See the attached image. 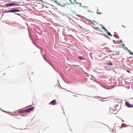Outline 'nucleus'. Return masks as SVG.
Masks as SVG:
<instances>
[{"label": "nucleus", "instance_id": "39448f33", "mask_svg": "<svg viewBox=\"0 0 133 133\" xmlns=\"http://www.w3.org/2000/svg\"><path fill=\"white\" fill-rule=\"evenodd\" d=\"M56 100L55 99H54L49 104L54 105L56 104Z\"/></svg>", "mask_w": 133, "mask_h": 133}, {"label": "nucleus", "instance_id": "7ed1b4c3", "mask_svg": "<svg viewBox=\"0 0 133 133\" xmlns=\"http://www.w3.org/2000/svg\"><path fill=\"white\" fill-rule=\"evenodd\" d=\"M34 107H32L31 108L26 109L25 110V111L26 112H30L31 111H33L34 110Z\"/></svg>", "mask_w": 133, "mask_h": 133}, {"label": "nucleus", "instance_id": "2eb2a0df", "mask_svg": "<svg viewBox=\"0 0 133 133\" xmlns=\"http://www.w3.org/2000/svg\"><path fill=\"white\" fill-rule=\"evenodd\" d=\"M69 1H70L71 2V3H72V2H71V0H69Z\"/></svg>", "mask_w": 133, "mask_h": 133}, {"label": "nucleus", "instance_id": "6e6552de", "mask_svg": "<svg viewBox=\"0 0 133 133\" xmlns=\"http://www.w3.org/2000/svg\"><path fill=\"white\" fill-rule=\"evenodd\" d=\"M127 50L128 51V52H129V54H130L131 55L132 53L131 51H130L129 50L128 48H126Z\"/></svg>", "mask_w": 133, "mask_h": 133}, {"label": "nucleus", "instance_id": "20e7f679", "mask_svg": "<svg viewBox=\"0 0 133 133\" xmlns=\"http://www.w3.org/2000/svg\"><path fill=\"white\" fill-rule=\"evenodd\" d=\"M19 10L17 9H15L13 10H8L7 12H19Z\"/></svg>", "mask_w": 133, "mask_h": 133}, {"label": "nucleus", "instance_id": "423d86ee", "mask_svg": "<svg viewBox=\"0 0 133 133\" xmlns=\"http://www.w3.org/2000/svg\"><path fill=\"white\" fill-rule=\"evenodd\" d=\"M15 5V4H13V3H9L8 4H7L6 5V6H11L13 5Z\"/></svg>", "mask_w": 133, "mask_h": 133}, {"label": "nucleus", "instance_id": "f8f14e48", "mask_svg": "<svg viewBox=\"0 0 133 133\" xmlns=\"http://www.w3.org/2000/svg\"><path fill=\"white\" fill-rule=\"evenodd\" d=\"M127 71L128 72V73H129L130 71L129 70H127Z\"/></svg>", "mask_w": 133, "mask_h": 133}, {"label": "nucleus", "instance_id": "f3484780", "mask_svg": "<svg viewBox=\"0 0 133 133\" xmlns=\"http://www.w3.org/2000/svg\"><path fill=\"white\" fill-rule=\"evenodd\" d=\"M122 26H123V27H125V26H124L123 25H122Z\"/></svg>", "mask_w": 133, "mask_h": 133}, {"label": "nucleus", "instance_id": "1a4fd4ad", "mask_svg": "<svg viewBox=\"0 0 133 133\" xmlns=\"http://www.w3.org/2000/svg\"><path fill=\"white\" fill-rule=\"evenodd\" d=\"M102 28L104 30H105V31L108 32V30L106 29L104 27H102Z\"/></svg>", "mask_w": 133, "mask_h": 133}, {"label": "nucleus", "instance_id": "0eeeda50", "mask_svg": "<svg viewBox=\"0 0 133 133\" xmlns=\"http://www.w3.org/2000/svg\"><path fill=\"white\" fill-rule=\"evenodd\" d=\"M78 58L81 60L84 59V58L83 57L79 56Z\"/></svg>", "mask_w": 133, "mask_h": 133}, {"label": "nucleus", "instance_id": "dca6fc26", "mask_svg": "<svg viewBox=\"0 0 133 133\" xmlns=\"http://www.w3.org/2000/svg\"><path fill=\"white\" fill-rule=\"evenodd\" d=\"M131 55H133V52L132 53Z\"/></svg>", "mask_w": 133, "mask_h": 133}, {"label": "nucleus", "instance_id": "ddd939ff", "mask_svg": "<svg viewBox=\"0 0 133 133\" xmlns=\"http://www.w3.org/2000/svg\"><path fill=\"white\" fill-rule=\"evenodd\" d=\"M79 4H80V6H81V3H79Z\"/></svg>", "mask_w": 133, "mask_h": 133}, {"label": "nucleus", "instance_id": "f03ea898", "mask_svg": "<svg viewBox=\"0 0 133 133\" xmlns=\"http://www.w3.org/2000/svg\"><path fill=\"white\" fill-rule=\"evenodd\" d=\"M125 105L128 107H133V104H132L129 103L127 101H126L125 102Z\"/></svg>", "mask_w": 133, "mask_h": 133}, {"label": "nucleus", "instance_id": "9b49d317", "mask_svg": "<svg viewBox=\"0 0 133 133\" xmlns=\"http://www.w3.org/2000/svg\"><path fill=\"white\" fill-rule=\"evenodd\" d=\"M108 64L110 65H112V63L110 61H109V63Z\"/></svg>", "mask_w": 133, "mask_h": 133}, {"label": "nucleus", "instance_id": "4468645a", "mask_svg": "<svg viewBox=\"0 0 133 133\" xmlns=\"http://www.w3.org/2000/svg\"><path fill=\"white\" fill-rule=\"evenodd\" d=\"M83 7H86V8L87 7V6H83Z\"/></svg>", "mask_w": 133, "mask_h": 133}, {"label": "nucleus", "instance_id": "9d476101", "mask_svg": "<svg viewBox=\"0 0 133 133\" xmlns=\"http://www.w3.org/2000/svg\"><path fill=\"white\" fill-rule=\"evenodd\" d=\"M107 32V34L111 36H112L111 35V34L110 33V32H108V31Z\"/></svg>", "mask_w": 133, "mask_h": 133}, {"label": "nucleus", "instance_id": "f257e3e1", "mask_svg": "<svg viewBox=\"0 0 133 133\" xmlns=\"http://www.w3.org/2000/svg\"><path fill=\"white\" fill-rule=\"evenodd\" d=\"M53 2L56 4L61 6L64 7L68 4L66 0H56L53 1Z\"/></svg>", "mask_w": 133, "mask_h": 133}]
</instances>
